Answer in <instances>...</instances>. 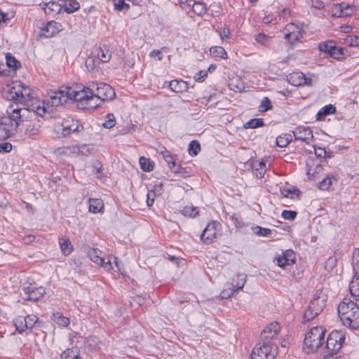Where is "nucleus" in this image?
I'll list each match as a JSON object with an SVG mask.
<instances>
[{
  "label": "nucleus",
  "mask_w": 359,
  "mask_h": 359,
  "mask_svg": "<svg viewBox=\"0 0 359 359\" xmlns=\"http://www.w3.org/2000/svg\"><path fill=\"white\" fill-rule=\"evenodd\" d=\"M217 32L219 33L222 41L229 39L230 34L229 28L224 27L220 30H217Z\"/></svg>",
  "instance_id": "0e129e2a"
},
{
  "label": "nucleus",
  "mask_w": 359,
  "mask_h": 359,
  "mask_svg": "<svg viewBox=\"0 0 359 359\" xmlns=\"http://www.w3.org/2000/svg\"><path fill=\"white\" fill-rule=\"evenodd\" d=\"M115 10L118 11H128L130 8L129 4L125 3L123 0H118L114 3Z\"/></svg>",
  "instance_id": "13d9d810"
},
{
  "label": "nucleus",
  "mask_w": 359,
  "mask_h": 359,
  "mask_svg": "<svg viewBox=\"0 0 359 359\" xmlns=\"http://www.w3.org/2000/svg\"><path fill=\"white\" fill-rule=\"evenodd\" d=\"M325 299L324 297L318 296L311 301L309 307L310 309L315 312V313L319 314L325 306Z\"/></svg>",
  "instance_id": "5701e85b"
},
{
  "label": "nucleus",
  "mask_w": 359,
  "mask_h": 359,
  "mask_svg": "<svg viewBox=\"0 0 359 359\" xmlns=\"http://www.w3.org/2000/svg\"><path fill=\"white\" fill-rule=\"evenodd\" d=\"M318 314L315 313L314 311L310 309V307L308 306V309L306 310V311L304 313L303 316V323H306L312 319H313L315 317H316Z\"/></svg>",
  "instance_id": "5fc2aeb1"
},
{
  "label": "nucleus",
  "mask_w": 359,
  "mask_h": 359,
  "mask_svg": "<svg viewBox=\"0 0 359 359\" xmlns=\"http://www.w3.org/2000/svg\"><path fill=\"white\" fill-rule=\"evenodd\" d=\"M280 330V325L276 323H271L267 325L261 333V340L263 341L273 342Z\"/></svg>",
  "instance_id": "2eb2a0df"
},
{
  "label": "nucleus",
  "mask_w": 359,
  "mask_h": 359,
  "mask_svg": "<svg viewBox=\"0 0 359 359\" xmlns=\"http://www.w3.org/2000/svg\"><path fill=\"white\" fill-rule=\"evenodd\" d=\"M97 56L102 62H107L109 61L111 55V52L109 50H104L102 48H100V50L98 53Z\"/></svg>",
  "instance_id": "603ef678"
},
{
  "label": "nucleus",
  "mask_w": 359,
  "mask_h": 359,
  "mask_svg": "<svg viewBox=\"0 0 359 359\" xmlns=\"http://www.w3.org/2000/svg\"><path fill=\"white\" fill-rule=\"evenodd\" d=\"M297 216V212L292 210H283L282 212V217L285 219L287 220H293L295 219Z\"/></svg>",
  "instance_id": "680f3d73"
},
{
  "label": "nucleus",
  "mask_w": 359,
  "mask_h": 359,
  "mask_svg": "<svg viewBox=\"0 0 359 359\" xmlns=\"http://www.w3.org/2000/svg\"><path fill=\"white\" fill-rule=\"evenodd\" d=\"M294 138L310 144L313 138V132L309 127L299 126L292 131Z\"/></svg>",
  "instance_id": "f3484780"
},
{
  "label": "nucleus",
  "mask_w": 359,
  "mask_h": 359,
  "mask_svg": "<svg viewBox=\"0 0 359 359\" xmlns=\"http://www.w3.org/2000/svg\"><path fill=\"white\" fill-rule=\"evenodd\" d=\"M338 313L342 324L351 329L359 327V307L353 301L343 302L338 306Z\"/></svg>",
  "instance_id": "f03ea898"
},
{
  "label": "nucleus",
  "mask_w": 359,
  "mask_h": 359,
  "mask_svg": "<svg viewBox=\"0 0 359 359\" xmlns=\"http://www.w3.org/2000/svg\"><path fill=\"white\" fill-rule=\"evenodd\" d=\"M337 259L334 256L330 257L325 263V269L330 271L336 266Z\"/></svg>",
  "instance_id": "864d4df0"
},
{
  "label": "nucleus",
  "mask_w": 359,
  "mask_h": 359,
  "mask_svg": "<svg viewBox=\"0 0 359 359\" xmlns=\"http://www.w3.org/2000/svg\"><path fill=\"white\" fill-rule=\"evenodd\" d=\"M272 107L273 106L271 100L269 99V97H264L261 102L259 109L260 111H266L269 109H271Z\"/></svg>",
  "instance_id": "09e8293b"
},
{
  "label": "nucleus",
  "mask_w": 359,
  "mask_h": 359,
  "mask_svg": "<svg viewBox=\"0 0 359 359\" xmlns=\"http://www.w3.org/2000/svg\"><path fill=\"white\" fill-rule=\"evenodd\" d=\"M169 86L173 92L177 93H182L188 90V83L182 80H172Z\"/></svg>",
  "instance_id": "b1692460"
},
{
  "label": "nucleus",
  "mask_w": 359,
  "mask_h": 359,
  "mask_svg": "<svg viewBox=\"0 0 359 359\" xmlns=\"http://www.w3.org/2000/svg\"><path fill=\"white\" fill-rule=\"evenodd\" d=\"M286 29L289 31L288 33L285 34V38L291 43H294L299 40L301 35V29L294 24L287 25Z\"/></svg>",
  "instance_id": "412c9836"
},
{
  "label": "nucleus",
  "mask_w": 359,
  "mask_h": 359,
  "mask_svg": "<svg viewBox=\"0 0 359 359\" xmlns=\"http://www.w3.org/2000/svg\"><path fill=\"white\" fill-rule=\"evenodd\" d=\"M67 91L68 90L66 88L50 93L48 104L52 107L63 105L69 100V96H67Z\"/></svg>",
  "instance_id": "4468645a"
},
{
  "label": "nucleus",
  "mask_w": 359,
  "mask_h": 359,
  "mask_svg": "<svg viewBox=\"0 0 359 359\" xmlns=\"http://www.w3.org/2000/svg\"><path fill=\"white\" fill-rule=\"evenodd\" d=\"M63 6L55 1H50L44 4L43 9L46 13L50 14L52 13H58L61 11Z\"/></svg>",
  "instance_id": "bb28decb"
},
{
  "label": "nucleus",
  "mask_w": 359,
  "mask_h": 359,
  "mask_svg": "<svg viewBox=\"0 0 359 359\" xmlns=\"http://www.w3.org/2000/svg\"><path fill=\"white\" fill-rule=\"evenodd\" d=\"M253 230H254L255 233H256L257 235H259V236H266L269 235L271 232V229H266V228H263V227H261L259 226H255L253 229Z\"/></svg>",
  "instance_id": "6e6d98bb"
},
{
  "label": "nucleus",
  "mask_w": 359,
  "mask_h": 359,
  "mask_svg": "<svg viewBox=\"0 0 359 359\" xmlns=\"http://www.w3.org/2000/svg\"><path fill=\"white\" fill-rule=\"evenodd\" d=\"M345 340V334L340 330H333L330 333L326 341L327 349L332 353H337L341 348Z\"/></svg>",
  "instance_id": "0eeeda50"
},
{
  "label": "nucleus",
  "mask_w": 359,
  "mask_h": 359,
  "mask_svg": "<svg viewBox=\"0 0 359 359\" xmlns=\"http://www.w3.org/2000/svg\"><path fill=\"white\" fill-rule=\"evenodd\" d=\"M101 255L102 251L97 249H92L88 252V255L91 261L97 264L98 265L103 266L105 269V270L109 271L113 269L111 265V261L109 259H108L107 262H105L104 259L101 257Z\"/></svg>",
  "instance_id": "a211bd4d"
},
{
  "label": "nucleus",
  "mask_w": 359,
  "mask_h": 359,
  "mask_svg": "<svg viewBox=\"0 0 359 359\" xmlns=\"http://www.w3.org/2000/svg\"><path fill=\"white\" fill-rule=\"evenodd\" d=\"M335 112V107L332 104H328L323 107L317 114L318 120H322L325 116L334 114Z\"/></svg>",
  "instance_id": "c85d7f7f"
},
{
  "label": "nucleus",
  "mask_w": 359,
  "mask_h": 359,
  "mask_svg": "<svg viewBox=\"0 0 359 359\" xmlns=\"http://www.w3.org/2000/svg\"><path fill=\"white\" fill-rule=\"evenodd\" d=\"M350 293L353 297H359V273L355 275L349 284Z\"/></svg>",
  "instance_id": "a878e982"
},
{
  "label": "nucleus",
  "mask_w": 359,
  "mask_h": 359,
  "mask_svg": "<svg viewBox=\"0 0 359 359\" xmlns=\"http://www.w3.org/2000/svg\"><path fill=\"white\" fill-rule=\"evenodd\" d=\"M201 151V145L196 141H191L189 145V155L194 156H196Z\"/></svg>",
  "instance_id": "a19ab883"
},
{
  "label": "nucleus",
  "mask_w": 359,
  "mask_h": 359,
  "mask_svg": "<svg viewBox=\"0 0 359 359\" xmlns=\"http://www.w3.org/2000/svg\"><path fill=\"white\" fill-rule=\"evenodd\" d=\"M7 98L20 104H27L33 98V91L21 81H15L12 83L8 90Z\"/></svg>",
  "instance_id": "39448f33"
},
{
  "label": "nucleus",
  "mask_w": 359,
  "mask_h": 359,
  "mask_svg": "<svg viewBox=\"0 0 359 359\" xmlns=\"http://www.w3.org/2000/svg\"><path fill=\"white\" fill-rule=\"evenodd\" d=\"M325 329L313 327L306 334L304 341V351L306 353H315L323 344Z\"/></svg>",
  "instance_id": "20e7f679"
},
{
  "label": "nucleus",
  "mask_w": 359,
  "mask_h": 359,
  "mask_svg": "<svg viewBox=\"0 0 359 359\" xmlns=\"http://www.w3.org/2000/svg\"><path fill=\"white\" fill-rule=\"evenodd\" d=\"M61 359H81L76 350L67 349L61 354Z\"/></svg>",
  "instance_id": "ea45409f"
},
{
  "label": "nucleus",
  "mask_w": 359,
  "mask_h": 359,
  "mask_svg": "<svg viewBox=\"0 0 359 359\" xmlns=\"http://www.w3.org/2000/svg\"><path fill=\"white\" fill-rule=\"evenodd\" d=\"M336 46L332 42L322 43L319 44V50L322 52L327 53L330 55Z\"/></svg>",
  "instance_id": "3c124183"
},
{
  "label": "nucleus",
  "mask_w": 359,
  "mask_h": 359,
  "mask_svg": "<svg viewBox=\"0 0 359 359\" xmlns=\"http://www.w3.org/2000/svg\"><path fill=\"white\" fill-rule=\"evenodd\" d=\"M193 11L198 15H201L206 12V6L202 2H195L193 5Z\"/></svg>",
  "instance_id": "c03bdc74"
},
{
  "label": "nucleus",
  "mask_w": 359,
  "mask_h": 359,
  "mask_svg": "<svg viewBox=\"0 0 359 359\" xmlns=\"http://www.w3.org/2000/svg\"><path fill=\"white\" fill-rule=\"evenodd\" d=\"M336 180L333 177L327 176L318 184V188L321 190H327L332 184V180Z\"/></svg>",
  "instance_id": "79ce46f5"
},
{
  "label": "nucleus",
  "mask_w": 359,
  "mask_h": 359,
  "mask_svg": "<svg viewBox=\"0 0 359 359\" xmlns=\"http://www.w3.org/2000/svg\"><path fill=\"white\" fill-rule=\"evenodd\" d=\"M287 81L294 86H311L312 79L306 76L302 72H292L287 76Z\"/></svg>",
  "instance_id": "dca6fc26"
},
{
  "label": "nucleus",
  "mask_w": 359,
  "mask_h": 359,
  "mask_svg": "<svg viewBox=\"0 0 359 359\" xmlns=\"http://www.w3.org/2000/svg\"><path fill=\"white\" fill-rule=\"evenodd\" d=\"M156 196V194L154 191L150 190L148 191L147 195V204L149 207L152 205Z\"/></svg>",
  "instance_id": "69168bd1"
},
{
  "label": "nucleus",
  "mask_w": 359,
  "mask_h": 359,
  "mask_svg": "<svg viewBox=\"0 0 359 359\" xmlns=\"http://www.w3.org/2000/svg\"><path fill=\"white\" fill-rule=\"evenodd\" d=\"M332 15L336 18H346L353 15L358 9L354 5L341 3L334 4L331 8Z\"/></svg>",
  "instance_id": "1a4fd4ad"
},
{
  "label": "nucleus",
  "mask_w": 359,
  "mask_h": 359,
  "mask_svg": "<svg viewBox=\"0 0 359 359\" xmlns=\"http://www.w3.org/2000/svg\"><path fill=\"white\" fill-rule=\"evenodd\" d=\"M292 141V136L290 134H283L276 138V144L279 147H285Z\"/></svg>",
  "instance_id": "72a5a7b5"
},
{
  "label": "nucleus",
  "mask_w": 359,
  "mask_h": 359,
  "mask_svg": "<svg viewBox=\"0 0 359 359\" xmlns=\"http://www.w3.org/2000/svg\"><path fill=\"white\" fill-rule=\"evenodd\" d=\"M61 250L65 255H68L73 250V245L67 238H61L59 239Z\"/></svg>",
  "instance_id": "cd10ccee"
},
{
  "label": "nucleus",
  "mask_w": 359,
  "mask_h": 359,
  "mask_svg": "<svg viewBox=\"0 0 359 359\" xmlns=\"http://www.w3.org/2000/svg\"><path fill=\"white\" fill-rule=\"evenodd\" d=\"M264 126V123L262 118H252L244 124L245 128L255 129L259 127Z\"/></svg>",
  "instance_id": "f704fd0d"
},
{
  "label": "nucleus",
  "mask_w": 359,
  "mask_h": 359,
  "mask_svg": "<svg viewBox=\"0 0 359 359\" xmlns=\"http://www.w3.org/2000/svg\"><path fill=\"white\" fill-rule=\"evenodd\" d=\"M351 264L354 273H359V248L354 249Z\"/></svg>",
  "instance_id": "4c0bfd02"
},
{
  "label": "nucleus",
  "mask_w": 359,
  "mask_h": 359,
  "mask_svg": "<svg viewBox=\"0 0 359 359\" xmlns=\"http://www.w3.org/2000/svg\"><path fill=\"white\" fill-rule=\"evenodd\" d=\"M15 105L16 111H25L27 117L18 121L19 126L22 125L24 128V135L30 139H35L42 132L43 121L39 118L31 110L27 107H19L17 104Z\"/></svg>",
  "instance_id": "7ed1b4c3"
},
{
  "label": "nucleus",
  "mask_w": 359,
  "mask_h": 359,
  "mask_svg": "<svg viewBox=\"0 0 359 359\" xmlns=\"http://www.w3.org/2000/svg\"><path fill=\"white\" fill-rule=\"evenodd\" d=\"M27 117V114L25 111H16L15 104L9 105L0 122V140H4L13 136L19 127L18 121Z\"/></svg>",
  "instance_id": "f257e3e1"
},
{
  "label": "nucleus",
  "mask_w": 359,
  "mask_h": 359,
  "mask_svg": "<svg viewBox=\"0 0 359 359\" xmlns=\"http://www.w3.org/2000/svg\"><path fill=\"white\" fill-rule=\"evenodd\" d=\"M255 40L259 44L268 46L270 43L271 37L264 34L259 33L256 36Z\"/></svg>",
  "instance_id": "de8ad7c7"
},
{
  "label": "nucleus",
  "mask_w": 359,
  "mask_h": 359,
  "mask_svg": "<svg viewBox=\"0 0 359 359\" xmlns=\"http://www.w3.org/2000/svg\"><path fill=\"white\" fill-rule=\"evenodd\" d=\"M31 110L32 113H34L36 116H43L47 111L46 108L44 106L37 105L36 107H33Z\"/></svg>",
  "instance_id": "4d7b16f0"
},
{
  "label": "nucleus",
  "mask_w": 359,
  "mask_h": 359,
  "mask_svg": "<svg viewBox=\"0 0 359 359\" xmlns=\"http://www.w3.org/2000/svg\"><path fill=\"white\" fill-rule=\"evenodd\" d=\"M236 292L234 285H229L228 287L224 289L221 293L220 296L222 299H229L230 298L233 293Z\"/></svg>",
  "instance_id": "a18cd8bd"
},
{
  "label": "nucleus",
  "mask_w": 359,
  "mask_h": 359,
  "mask_svg": "<svg viewBox=\"0 0 359 359\" xmlns=\"http://www.w3.org/2000/svg\"><path fill=\"white\" fill-rule=\"evenodd\" d=\"M140 167L144 172H150L154 169V163L149 158L141 156L139 160Z\"/></svg>",
  "instance_id": "2f4dec72"
},
{
  "label": "nucleus",
  "mask_w": 359,
  "mask_h": 359,
  "mask_svg": "<svg viewBox=\"0 0 359 359\" xmlns=\"http://www.w3.org/2000/svg\"><path fill=\"white\" fill-rule=\"evenodd\" d=\"M80 8V4L76 1L70 0L69 4H66L65 6H63L64 11L67 13H72L74 11L79 10Z\"/></svg>",
  "instance_id": "58836bf2"
},
{
  "label": "nucleus",
  "mask_w": 359,
  "mask_h": 359,
  "mask_svg": "<svg viewBox=\"0 0 359 359\" xmlns=\"http://www.w3.org/2000/svg\"><path fill=\"white\" fill-rule=\"evenodd\" d=\"M62 137H66L71 134L79 133L84 129L83 125L78 120L71 117L65 118L62 123Z\"/></svg>",
  "instance_id": "6e6552de"
},
{
  "label": "nucleus",
  "mask_w": 359,
  "mask_h": 359,
  "mask_svg": "<svg viewBox=\"0 0 359 359\" xmlns=\"http://www.w3.org/2000/svg\"><path fill=\"white\" fill-rule=\"evenodd\" d=\"M207 75V72L202 70L196 74L194 76V79L198 82H203Z\"/></svg>",
  "instance_id": "338daca9"
},
{
  "label": "nucleus",
  "mask_w": 359,
  "mask_h": 359,
  "mask_svg": "<svg viewBox=\"0 0 359 359\" xmlns=\"http://www.w3.org/2000/svg\"><path fill=\"white\" fill-rule=\"evenodd\" d=\"M210 53L212 56L226 59L227 53L224 48L222 46H212L210 48Z\"/></svg>",
  "instance_id": "c756f323"
},
{
  "label": "nucleus",
  "mask_w": 359,
  "mask_h": 359,
  "mask_svg": "<svg viewBox=\"0 0 359 359\" xmlns=\"http://www.w3.org/2000/svg\"><path fill=\"white\" fill-rule=\"evenodd\" d=\"M299 191L298 189H294L292 191L289 189H283L282 194L284 196L290 198H294V196H298Z\"/></svg>",
  "instance_id": "052dcab7"
},
{
  "label": "nucleus",
  "mask_w": 359,
  "mask_h": 359,
  "mask_svg": "<svg viewBox=\"0 0 359 359\" xmlns=\"http://www.w3.org/2000/svg\"><path fill=\"white\" fill-rule=\"evenodd\" d=\"M26 320V324H27L28 328H32L35 323L38 321V317L35 315H28L25 317Z\"/></svg>",
  "instance_id": "bf43d9fd"
},
{
  "label": "nucleus",
  "mask_w": 359,
  "mask_h": 359,
  "mask_svg": "<svg viewBox=\"0 0 359 359\" xmlns=\"http://www.w3.org/2000/svg\"><path fill=\"white\" fill-rule=\"evenodd\" d=\"M278 353V347L273 342L260 341L252 351V359H273Z\"/></svg>",
  "instance_id": "423d86ee"
},
{
  "label": "nucleus",
  "mask_w": 359,
  "mask_h": 359,
  "mask_svg": "<svg viewBox=\"0 0 359 359\" xmlns=\"http://www.w3.org/2000/svg\"><path fill=\"white\" fill-rule=\"evenodd\" d=\"M116 124L115 116L112 114H109L106 116V120L102 123V126L106 128H111Z\"/></svg>",
  "instance_id": "8fccbe9b"
},
{
  "label": "nucleus",
  "mask_w": 359,
  "mask_h": 359,
  "mask_svg": "<svg viewBox=\"0 0 359 359\" xmlns=\"http://www.w3.org/2000/svg\"><path fill=\"white\" fill-rule=\"evenodd\" d=\"M22 290L24 291L23 298L25 300L35 302L39 300L45 294V289L43 287H36L32 284L24 286Z\"/></svg>",
  "instance_id": "f8f14e48"
},
{
  "label": "nucleus",
  "mask_w": 359,
  "mask_h": 359,
  "mask_svg": "<svg viewBox=\"0 0 359 359\" xmlns=\"http://www.w3.org/2000/svg\"><path fill=\"white\" fill-rule=\"evenodd\" d=\"M53 320L60 327H67L70 320L67 317L63 316L61 313L56 312L53 313Z\"/></svg>",
  "instance_id": "7c9ffc66"
},
{
  "label": "nucleus",
  "mask_w": 359,
  "mask_h": 359,
  "mask_svg": "<svg viewBox=\"0 0 359 359\" xmlns=\"http://www.w3.org/2000/svg\"><path fill=\"white\" fill-rule=\"evenodd\" d=\"M330 55L333 58L340 59L343 55V49L335 46Z\"/></svg>",
  "instance_id": "e2e57ef3"
},
{
  "label": "nucleus",
  "mask_w": 359,
  "mask_h": 359,
  "mask_svg": "<svg viewBox=\"0 0 359 359\" xmlns=\"http://www.w3.org/2000/svg\"><path fill=\"white\" fill-rule=\"evenodd\" d=\"M94 92L102 102L104 101L111 100L116 96L114 88L110 86L102 83L97 84L96 89Z\"/></svg>",
  "instance_id": "ddd939ff"
},
{
  "label": "nucleus",
  "mask_w": 359,
  "mask_h": 359,
  "mask_svg": "<svg viewBox=\"0 0 359 359\" xmlns=\"http://www.w3.org/2000/svg\"><path fill=\"white\" fill-rule=\"evenodd\" d=\"M12 149V144L8 142L0 143V152H9Z\"/></svg>",
  "instance_id": "774afa93"
},
{
  "label": "nucleus",
  "mask_w": 359,
  "mask_h": 359,
  "mask_svg": "<svg viewBox=\"0 0 359 359\" xmlns=\"http://www.w3.org/2000/svg\"><path fill=\"white\" fill-rule=\"evenodd\" d=\"M102 103V100L99 99L93 90L85 104H82V109H95L100 107Z\"/></svg>",
  "instance_id": "4be33fe9"
},
{
  "label": "nucleus",
  "mask_w": 359,
  "mask_h": 359,
  "mask_svg": "<svg viewBox=\"0 0 359 359\" xmlns=\"http://www.w3.org/2000/svg\"><path fill=\"white\" fill-rule=\"evenodd\" d=\"M86 149V145L83 144L81 146H72L66 148V152L69 154H76V155H84L87 156L88 154V149H87V152H84L83 149Z\"/></svg>",
  "instance_id": "473e14b6"
},
{
  "label": "nucleus",
  "mask_w": 359,
  "mask_h": 359,
  "mask_svg": "<svg viewBox=\"0 0 359 359\" xmlns=\"http://www.w3.org/2000/svg\"><path fill=\"white\" fill-rule=\"evenodd\" d=\"M67 96H69V100L78 102V105L80 108H82V104H85L93 90L88 88H83L82 89H73L72 88H67Z\"/></svg>",
  "instance_id": "9d476101"
},
{
  "label": "nucleus",
  "mask_w": 359,
  "mask_h": 359,
  "mask_svg": "<svg viewBox=\"0 0 359 359\" xmlns=\"http://www.w3.org/2000/svg\"><path fill=\"white\" fill-rule=\"evenodd\" d=\"M15 325L16 327V330L19 332H22L25 331L26 329H28L27 324H26V320L25 317L18 316L14 320Z\"/></svg>",
  "instance_id": "c9c22d12"
},
{
  "label": "nucleus",
  "mask_w": 359,
  "mask_h": 359,
  "mask_svg": "<svg viewBox=\"0 0 359 359\" xmlns=\"http://www.w3.org/2000/svg\"><path fill=\"white\" fill-rule=\"evenodd\" d=\"M88 205L89 211L93 213L100 212L104 208L103 201L100 198H90Z\"/></svg>",
  "instance_id": "393cba45"
},
{
  "label": "nucleus",
  "mask_w": 359,
  "mask_h": 359,
  "mask_svg": "<svg viewBox=\"0 0 359 359\" xmlns=\"http://www.w3.org/2000/svg\"><path fill=\"white\" fill-rule=\"evenodd\" d=\"M6 64L9 68L17 69L20 67V62L17 60L11 53L6 55Z\"/></svg>",
  "instance_id": "e433bc0d"
},
{
  "label": "nucleus",
  "mask_w": 359,
  "mask_h": 359,
  "mask_svg": "<svg viewBox=\"0 0 359 359\" xmlns=\"http://www.w3.org/2000/svg\"><path fill=\"white\" fill-rule=\"evenodd\" d=\"M277 264L281 268L290 266L295 263V253L292 250H287L283 252L281 255L276 257Z\"/></svg>",
  "instance_id": "6ab92c4d"
},
{
  "label": "nucleus",
  "mask_w": 359,
  "mask_h": 359,
  "mask_svg": "<svg viewBox=\"0 0 359 359\" xmlns=\"http://www.w3.org/2000/svg\"><path fill=\"white\" fill-rule=\"evenodd\" d=\"M219 227L220 224L217 221L208 223L201 235V239L205 243H212L217 238Z\"/></svg>",
  "instance_id": "9b49d317"
},
{
  "label": "nucleus",
  "mask_w": 359,
  "mask_h": 359,
  "mask_svg": "<svg viewBox=\"0 0 359 359\" xmlns=\"http://www.w3.org/2000/svg\"><path fill=\"white\" fill-rule=\"evenodd\" d=\"M60 24L54 21L48 22L46 25L41 29L42 35L46 38L53 36L60 30Z\"/></svg>",
  "instance_id": "aec40b11"
},
{
  "label": "nucleus",
  "mask_w": 359,
  "mask_h": 359,
  "mask_svg": "<svg viewBox=\"0 0 359 359\" xmlns=\"http://www.w3.org/2000/svg\"><path fill=\"white\" fill-rule=\"evenodd\" d=\"M182 215L190 217H194L198 214V211L196 208L191 206H186L182 210Z\"/></svg>",
  "instance_id": "49530a36"
},
{
  "label": "nucleus",
  "mask_w": 359,
  "mask_h": 359,
  "mask_svg": "<svg viewBox=\"0 0 359 359\" xmlns=\"http://www.w3.org/2000/svg\"><path fill=\"white\" fill-rule=\"evenodd\" d=\"M162 154L170 168L172 169L175 172H177V170H175L176 163L173 161L172 156L170 155V152L165 151L164 152H162Z\"/></svg>",
  "instance_id": "37998d69"
}]
</instances>
